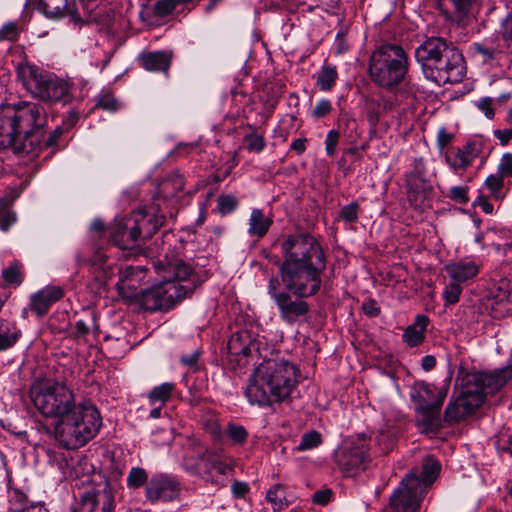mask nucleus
Masks as SVG:
<instances>
[{
  "label": "nucleus",
  "mask_w": 512,
  "mask_h": 512,
  "mask_svg": "<svg viewBox=\"0 0 512 512\" xmlns=\"http://www.w3.org/2000/svg\"><path fill=\"white\" fill-rule=\"evenodd\" d=\"M284 254L279 273L285 290H279V280L271 277L268 295L274 301L280 319L287 325L304 321L310 311L305 298L316 295L322 286L326 257L320 243L309 234L289 236L281 245Z\"/></svg>",
  "instance_id": "obj_1"
},
{
  "label": "nucleus",
  "mask_w": 512,
  "mask_h": 512,
  "mask_svg": "<svg viewBox=\"0 0 512 512\" xmlns=\"http://www.w3.org/2000/svg\"><path fill=\"white\" fill-rule=\"evenodd\" d=\"M31 400L46 418H55L54 438L65 449L87 444L102 426L100 412L89 402H76L74 393L59 382L44 381L30 389Z\"/></svg>",
  "instance_id": "obj_2"
},
{
  "label": "nucleus",
  "mask_w": 512,
  "mask_h": 512,
  "mask_svg": "<svg viewBox=\"0 0 512 512\" xmlns=\"http://www.w3.org/2000/svg\"><path fill=\"white\" fill-rule=\"evenodd\" d=\"M46 124L44 108L30 101L0 106V150L15 154H35L42 146Z\"/></svg>",
  "instance_id": "obj_3"
},
{
  "label": "nucleus",
  "mask_w": 512,
  "mask_h": 512,
  "mask_svg": "<svg viewBox=\"0 0 512 512\" xmlns=\"http://www.w3.org/2000/svg\"><path fill=\"white\" fill-rule=\"evenodd\" d=\"M296 385V368L291 362L267 359L255 368L245 396L252 405L271 406L288 399Z\"/></svg>",
  "instance_id": "obj_4"
},
{
  "label": "nucleus",
  "mask_w": 512,
  "mask_h": 512,
  "mask_svg": "<svg viewBox=\"0 0 512 512\" xmlns=\"http://www.w3.org/2000/svg\"><path fill=\"white\" fill-rule=\"evenodd\" d=\"M415 59L428 80L437 84L458 83L465 74L464 58L452 42L427 38L415 50Z\"/></svg>",
  "instance_id": "obj_5"
},
{
  "label": "nucleus",
  "mask_w": 512,
  "mask_h": 512,
  "mask_svg": "<svg viewBox=\"0 0 512 512\" xmlns=\"http://www.w3.org/2000/svg\"><path fill=\"white\" fill-rule=\"evenodd\" d=\"M409 59L402 46L382 44L369 58L368 73L377 86L392 90L401 84L408 72Z\"/></svg>",
  "instance_id": "obj_6"
},
{
  "label": "nucleus",
  "mask_w": 512,
  "mask_h": 512,
  "mask_svg": "<svg viewBox=\"0 0 512 512\" xmlns=\"http://www.w3.org/2000/svg\"><path fill=\"white\" fill-rule=\"evenodd\" d=\"M448 393V386L423 381L415 382L410 391V398L418 413L422 414L425 426L436 425L438 415Z\"/></svg>",
  "instance_id": "obj_7"
},
{
  "label": "nucleus",
  "mask_w": 512,
  "mask_h": 512,
  "mask_svg": "<svg viewBox=\"0 0 512 512\" xmlns=\"http://www.w3.org/2000/svg\"><path fill=\"white\" fill-rule=\"evenodd\" d=\"M18 77L27 91L43 101H59L68 91L63 81L31 65L20 66Z\"/></svg>",
  "instance_id": "obj_8"
},
{
  "label": "nucleus",
  "mask_w": 512,
  "mask_h": 512,
  "mask_svg": "<svg viewBox=\"0 0 512 512\" xmlns=\"http://www.w3.org/2000/svg\"><path fill=\"white\" fill-rule=\"evenodd\" d=\"M194 284H179L173 281L163 279L161 283L155 285L142 293L141 304L144 310L157 311L168 310L183 297L193 292Z\"/></svg>",
  "instance_id": "obj_9"
},
{
  "label": "nucleus",
  "mask_w": 512,
  "mask_h": 512,
  "mask_svg": "<svg viewBox=\"0 0 512 512\" xmlns=\"http://www.w3.org/2000/svg\"><path fill=\"white\" fill-rule=\"evenodd\" d=\"M424 494L417 474L409 473L390 496V506L394 512H417Z\"/></svg>",
  "instance_id": "obj_10"
},
{
  "label": "nucleus",
  "mask_w": 512,
  "mask_h": 512,
  "mask_svg": "<svg viewBox=\"0 0 512 512\" xmlns=\"http://www.w3.org/2000/svg\"><path fill=\"white\" fill-rule=\"evenodd\" d=\"M153 266L157 273L162 274V278L166 281H173L179 284H194L193 291L200 285V279L193 269L183 260L176 258L175 255H169L165 252L163 259L153 262Z\"/></svg>",
  "instance_id": "obj_11"
},
{
  "label": "nucleus",
  "mask_w": 512,
  "mask_h": 512,
  "mask_svg": "<svg viewBox=\"0 0 512 512\" xmlns=\"http://www.w3.org/2000/svg\"><path fill=\"white\" fill-rule=\"evenodd\" d=\"M180 493L179 481L168 474L153 475L145 486L146 500L152 504L175 501L179 498Z\"/></svg>",
  "instance_id": "obj_12"
},
{
  "label": "nucleus",
  "mask_w": 512,
  "mask_h": 512,
  "mask_svg": "<svg viewBox=\"0 0 512 512\" xmlns=\"http://www.w3.org/2000/svg\"><path fill=\"white\" fill-rule=\"evenodd\" d=\"M227 350L229 360L243 366L246 365L248 356L258 352L259 344L251 331L241 329L231 334L227 342Z\"/></svg>",
  "instance_id": "obj_13"
},
{
  "label": "nucleus",
  "mask_w": 512,
  "mask_h": 512,
  "mask_svg": "<svg viewBox=\"0 0 512 512\" xmlns=\"http://www.w3.org/2000/svg\"><path fill=\"white\" fill-rule=\"evenodd\" d=\"M406 188L409 201L420 205L432 191V186L425 176V165L421 158L412 163V170L406 174Z\"/></svg>",
  "instance_id": "obj_14"
},
{
  "label": "nucleus",
  "mask_w": 512,
  "mask_h": 512,
  "mask_svg": "<svg viewBox=\"0 0 512 512\" xmlns=\"http://www.w3.org/2000/svg\"><path fill=\"white\" fill-rule=\"evenodd\" d=\"M466 376L468 383L475 385L485 398L500 390L512 378V367L506 366L490 373H467Z\"/></svg>",
  "instance_id": "obj_15"
},
{
  "label": "nucleus",
  "mask_w": 512,
  "mask_h": 512,
  "mask_svg": "<svg viewBox=\"0 0 512 512\" xmlns=\"http://www.w3.org/2000/svg\"><path fill=\"white\" fill-rule=\"evenodd\" d=\"M114 496L110 489L93 490L83 493L73 512H114Z\"/></svg>",
  "instance_id": "obj_16"
},
{
  "label": "nucleus",
  "mask_w": 512,
  "mask_h": 512,
  "mask_svg": "<svg viewBox=\"0 0 512 512\" xmlns=\"http://www.w3.org/2000/svg\"><path fill=\"white\" fill-rule=\"evenodd\" d=\"M138 226L129 223H116L110 228L111 241L120 249H133L137 246L138 240L141 238V228L146 223L145 219L138 222Z\"/></svg>",
  "instance_id": "obj_17"
},
{
  "label": "nucleus",
  "mask_w": 512,
  "mask_h": 512,
  "mask_svg": "<svg viewBox=\"0 0 512 512\" xmlns=\"http://www.w3.org/2000/svg\"><path fill=\"white\" fill-rule=\"evenodd\" d=\"M366 451L360 447H345L336 454V460L346 476H354L364 465Z\"/></svg>",
  "instance_id": "obj_18"
},
{
  "label": "nucleus",
  "mask_w": 512,
  "mask_h": 512,
  "mask_svg": "<svg viewBox=\"0 0 512 512\" xmlns=\"http://www.w3.org/2000/svg\"><path fill=\"white\" fill-rule=\"evenodd\" d=\"M64 292L59 286H46L30 297V309L38 316L45 315L49 308L59 301Z\"/></svg>",
  "instance_id": "obj_19"
},
{
  "label": "nucleus",
  "mask_w": 512,
  "mask_h": 512,
  "mask_svg": "<svg viewBox=\"0 0 512 512\" xmlns=\"http://www.w3.org/2000/svg\"><path fill=\"white\" fill-rule=\"evenodd\" d=\"M456 399L467 415L474 413L485 400L482 392H479L475 385L468 383L466 375L461 380V392Z\"/></svg>",
  "instance_id": "obj_20"
},
{
  "label": "nucleus",
  "mask_w": 512,
  "mask_h": 512,
  "mask_svg": "<svg viewBox=\"0 0 512 512\" xmlns=\"http://www.w3.org/2000/svg\"><path fill=\"white\" fill-rule=\"evenodd\" d=\"M437 6L447 19L461 23L469 16L473 0H436Z\"/></svg>",
  "instance_id": "obj_21"
},
{
  "label": "nucleus",
  "mask_w": 512,
  "mask_h": 512,
  "mask_svg": "<svg viewBox=\"0 0 512 512\" xmlns=\"http://www.w3.org/2000/svg\"><path fill=\"white\" fill-rule=\"evenodd\" d=\"M447 275L453 281L463 284L479 273V265L474 261H458L445 265Z\"/></svg>",
  "instance_id": "obj_22"
},
{
  "label": "nucleus",
  "mask_w": 512,
  "mask_h": 512,
  "mask_svg": "<svg viewBox=\"0 0 512 512\" xmlns=\"http://www.w3.org/2000/svg\"><path fill=\"white\" fill-rule=\"evenodd\" d=\"M39 9L50 18H61L74 15L75 0H40Z\"/></svg>",
  "instance_id": "obj_23"
},
{
  "label": "nucleus",
  "mask_w": 512,
  "mask_h": 512,
  "mask_svg": "<svg viewBox=\"0 0 512 512\" xmlns=\"http://www.w3.org/2000/svg\"><path fill=\"white\" fill-rule=\"evenodd\" d=\"M199 468L209 476H213L214 472L226 475L232 470V465L223 460L218 454L207 450L199 457Z\"/></svg>",
  "instance_id": "obj_24"
},
{
  "label": "nucleus",
  "mask_w": 512,
  "mask_h": 512,
  "mask_svg": "<svg viewBox=\"0 0 512 512\" xmlns=\"http://www.w3.org/2000/svg\"><path fill=\"white\" fill-rule=\"evenodd\" d=\"M429 319L423 314L416 316L413 324L409 325L404 333L403 340L410 347H415L421 344L425 339V332L427 329Z\"/></svg>",
  "instance_id": "obj_25"
},
{
  "label": "nucleus",
  "mask_w": 512,
  "mask_h": 512,
  "mask_svg": "<svg viewBox=\"0 0 512 512\" xmlns=\"http://www.w3.org/2000/svg\"><path fill=\"white\" fill-rule=\"evenodd\" d=\"M139 61L146 70L166 72L170 66L171 55L165 51L143 53Z\"/></svg>",
  "instance_id": "obj_26"
},
{
  "label": "nucleus",
  "mask_w": 512,
  "mask_h": 512,
  "mask_svg": "<svg viewBox=\"0 0 512 512\" xmlns=\"http://www.w3.org/2000/svg\"><path fill=\"white\" fill-rule=\"evenodd\" d=\"M21 334V330L15 321L0 319V352L14 347Z\"/></svg>",
  "instance_id": "obj_27"
},
{
  "label": "nucleus",
  "mask_w": 512,
  "mask_h": 512,
  "mask_svg": "<svg viewBox=\"0 0 512 512\" xmlns=\"http://www.w3.org/2000/svg\"><path fill=\"white\" fill-rule=\"evenodd\" d=\"M272 223V219L265 216L261 209L255 208L250 214L248 233L250 236L262 238L267 234Z\"/></svg>",
  "instance_id": "obj_28"
},
{
  "label": "nucleus",
  "mask_w": 512,
  "mask_h": 512,
  "mask_svg": "<svg viewBox=\"0 0 512 512\" xmlns=\"http://www.w3.org/2000/svg\"><path fill=\"white\" fill-rule=\"evenodd\" d=\"M145 219L146 223L141 228V238H150L163 224V217L156 215H149L143 212H137L128 222H133V226H138L140 222Z\"/></svg>",
  "instance_id": "obj_29"
},
{
  "label": "nucleus",
  "mask_w": 512,
  "mask_h": 512,
  "mask_svg": "<svg viewBox=\"0 0 512 512\" xmlns=\"http://www.w3.org/2000/svg\"><path fill=\"white\" fill-rule=\"evenodd\" d=\"M441 470L440 462L433 456H427L423 460L421 475H417L421 482V489L426 493V489L438 477Z\"/></svg>",
  "instance_id": "obj_30"
},
{
  "label": "nucleus",
  "mask_w": 512,
  "mask_h": 512,
  "mask_svg": "<svg viewBox=\"0 0 512 512\" xmlns=\"http://www.w3.org/2000/svg\"><path fill=\"white\" fill-rule=\"evenodd\" d=\"M477 156V152H465L461 149H457L451 154L445 156V160L449 167L454 171L459 169H466L472 164Z\"/></svg>",
  "instance_id": "obj_31"
},
{
  "label": "nucleus",
  "mask_w": 512,
  "mask_h": 512,
  "mask_svg": "<svg viewBox=\"0 0 512 512\" xmlns=\"http://www.w3.org/2000/svg\"><path fill=\"white\" fill-rule=\"evenodd\" d=\"M338 131L339 134L342 133L351 144H356L361 135L357 121L348 115H344L340 118Z\"/></svg>",
  "instance_id": "obj_32"
},
{
  "label": "nucleus",
  "mask_w": 512,
  "mask_h": 512,
  "mask_svg": "<svg viewBox=\"0 0 512 512\" xmlns=\"http://www.w3.org/2000/svg\"><path fill=\"white\" fill-rule=\"evenodd\" d=\"M175 388H176V385L173 382H164L158 386H155L148 393L147 397H148L149 403L151 405H154L159 402V403H161V405H163L168 400H170Z\"/></svg>",
  "instance_id": "obj_33"
},
{
  "label": "nucleus",
  "mask_w": 512,
  "mask_h": 512,
  "mask_svg": "<svg viewBox=\"0 0 512 512\" xmlns=\"http://www.w3.org/2000/svg\"><path fill=\"white\" fill-rule=\"evenodd\" d=\"M224 434L232 445H243L249 436V433L244 426L234 422H229L227 424Z\"/></svg>",
  "instance_id": "obj_34"
},
{
  "label": "nucleus",
  "mask_w": 512,
  "mask_h": 512,
  "mask_svg": "<svg viewBox=\"0 0 512 512\" xmlns=\"http://www.w3.org/2000/svg\"><path fill=\"white\" fill-rule=\"evenodd\" d=\"M472 55L480 62L487 64L496 59L498 54L494 47L488 46L484 43L475 42L471 45Z\"/></svg>",
  "instance_id": "obj_35"
},
{
  "label": "nucleus",
  "mask_w": 512,
  "mask_h": 512,
  "mask_svg": "<svg viewBox=\"0 0 512 512\" xmlns=\"http://www.w3.org/2000/svg\"><path fill=\"white\" fill-rule=\"evenodd\" d=\"M484 187L490 192V196L496 200H502L505 197L503 192L504 177L499 174L489 175L485 182Z\"/></svg>",
  "instance_id": "obj_36"
},
{
  "label": "nucleus",
  "mask_w": 512,
  "mask_h": 512,
  "mask_svg": "<svg viewBox=\"0 0 512 512\" xmlns=\"http://www.w3.org/2000/svg\"><path fill=\"white\" fill-rule=\"evenodd\" d=\"M148 479V473L142 467H132L127 475L126 484L129 489H139L142 486H146Z\"/></svg>",
  "instance_id": "obj_37"
},
{
  "label": "nucleus",
  "mask_w": 512,
  "mask_h": 512,
  "mask_svg": "<svg viewBox=\"0 0 512 512\" xmlns=\"http://www.w3.org/2000/svg\"><path fill=\"white\" fill-rule=\"evenodd\" d=\"M337 76L336 67L324 66L317 77V84L321 90L328 91L335 84Z\"/></svg>",
  "instance_id": "obj_38"
},
{
  "label": "nucleus",
  "mask_w": 512,
  "mask_h": 512,
  "mask_svg": "<svg viewBox=\"0 0 512 512\" xmlns=\"http://www.w3.org/2000/svg\"><path fill=\"white\" fill-rule=\"evenodd\" d=\"M266 499L275 511H280L287 506L284 489L280 484L274 485L267 491Z\"/></svg>",
  "instance_id": "obj_39"
},
{
  "label": "nucleus",
  "mask_w": 512,
  "mask_h": 512,
  "mask_svg": "<svg viewBox=\"0 0 512 512\" xmlns=\"http://www.w3.org/2000/svg\"><path fill=\"white\" fill-rule=\"evenodd\" d=\"M462 291H463L462 285L457 283L456 281H453L450 279L449 283L446 284V286L444 287V290L442 292L444 305L450 306V305L456 304L460 299V295L462 294Z\"/></svg>",
  "instance_id": "obj_40"
},
{
  "label": "nucleus",
  "mask_w": 512,
  "mask_h": 512,
  "mask_svg": "<svg viewBox=\"0 0 512 512\" xmlns=\"http://www.w3.org/2000/svg\"><path fill=\"white\" fill-rule=\"evenodd\" d=\"M2 278L6 284L20 285L23 281L20 263L14 262L8 268L3 269Z\"/></svg>",
  "instance_id": "obj_41"
},
{
  "label": "nucleus",
  "mask_w": 512,
  "mask_h": 512,
  "mask_svg": "<svg viewBox=\"0 0 512 512\" xmlns=\"http://www.w3.org/2000/svg\"><path fill=\"white\" fill-rule=\"evenodd\" d=\"M322 442L321 434L317 431H310L302 436L300 443L295 447L296 451H308L319 446Z\"/></svg>",
  "instance_id": "obj_42"
},
{
  "label": "nucleus",
  "mask_w": 512,
  "mask_h": 512,
  "mask_svg": "<svg viewBox=\"0 0 512 512\" xmlns=\"http://www.w3.org/2000/svg\"><path fill=\"white\" fill-rule=\"evenodd\" d=\"M171 189L173 192L172 195H175L178 192L183 191L184 189V179L183 176L178 172H173L167 176L163 183V190L168 192Z\"/></svg>",
  "instance_id": "obj_43"
},
{
  "label": "nucleus",
  "mask_w": 512,
  "mask_h": 512,
  "mask_svg": "<svg viewBox=\"0 0 512 512\" xmlns=\"http://www.w3.org/2000/svg\"><path fill=\"white\" fill-rule=\"evenodd\" d=\"M466 416L467 414L464 409L458 405L457 399L449 403L444 413V417L447 422H457Z\"/></svg>",
  "instance_id": "obj_44"
},
{
  "label": "nucleus",
  "mask_w": 512,
  "mask_h": 512,
  "mask_svg": "<svg viewBox=\"0 0 512 512\" xmlns=\"http://www.w3.org/2000/svg\"><path fill=\"white\" fill-rule=\"evenodd\" d=\"M489 305L491 310L494 312L493 317H501L506 311L510 310V303L506 293L499 296V301L497 298L490 300Z\"/></svg>",
  "instance_id": "obj_45"
},
{
  "label": "nucleus",
  "mask_w": 512,
  "mask_h": 512,
  "mask_svg": "<svg viewBox=\"0 0 512 512\" xmlns=\"http://www.w3.org/2000/svg\"><path fill=\"white\" fill-rule=\"evenodd\" d=\"M359 204L357 202H351L344 206L340 210V218L346 222L354 223L358 220Z\"/></svg>",
  "instance_id": "obj_46"
},
{
  "label": "nucleus",
  "mask_w": 512,
  "mask_h": 512,
  "mask_svg": "<svg viewBox=\"0 0 512 512\" xmlns=\"http://www.w3.org/2000/svg\"><path fill=\"white\" fill-rule=\"evenodd\" d=\"M237 199L231 195H221L218 197L217 206L222 214H228L237 207Z\"/></svg>",
  "instance_id": "obj_47"
},
{
  "label": "nucleus",
  "mask_w": 512,
  "mask_h": 512,
  "mask_svg": "<svg viewBox=\"0 0 512 512\" xmlns=\"http://www.w3.org/2000/svg\"><path fill=\"white\" fill-rule=\"evenodd\" d=\"M500 34L505 42L512 44V10L501 21Z\"/></svg>",
  "instance_id": "obj_48"
},
{
  "label": "nucleus",
  "mask_w": 512,
  "mask_h": 512,
  "mask_svg": "<svg viewBox=\"0 0 512 512\" xmlns=\"http://www.w3.org/2000/svg\"><path fill=\"white\" fill-rule=\"evenodd\" d=\"M19 35L18 26L9 22L0 29V41H15Z\"/></svg>",
  "instance_id": "obj_49"
},
{
  "label": "nucleus",
  "mask_w": 512,
  "mask_h": 512,
  "mask_svg": "<svg viewBox=\"0 0 512 512\" xmlns=\"http://www.w3.org/2000/svg\"><path fill=\"white\" fill-rule=\"evenodd\" d=\"M448 197L460 204L468 202V187L467 186H453L450 188Z\"/></svg>",
  "instance_id": "obj_50"
},
{
  "label": "nucleus",
  "mask_w": 512,
  "mask_h": 512,
  "mask_svg": "<svg viewBox=\"0 0 512 512\" xmlns=\"http://www.w3.org/2000/svg\"><path fill=\"white\" fill-rule=\"evenodd\" d=\"M246 144L250 151L260 152L265 147V140L262 135L252 133L246 136Z\"/></svg>",
  "instance_id": "obj_51"
},
{
  "label": "nucleus",
  "mask_w": 512,
  "mask_h": 512,
  "mask_svg": "<svg viewBox=\"0 0 512 512\" xmlns=\"http://www.w3.org/2000/svg\"><path fill=\"white\" fill-rule=\"evenodd\" d=\"M498 174L502 177L512 178V154L505 153L502 155L498 164Z\"/></svg>",
  "instance_id": "obj_52"
},
{
  "label": "nucleus",
  "mask_w": 512,
  "mask_h": 512,
  "mask_svg": "<svg viewBox=\"0 0 512 512\" xmlns=\"http://www.w3.org/2000/svg\"><path fill=\"white\" fill-rule=\"evenodd\" d=\"M332 110V104L329 100L327 99H321L319 100L315 107L313 108L312 112H311V115L314 117V118H322L324 116H326L327 114H329Z\"/></svg>",
  "instance_id": "obj_53"
},
{
  "label": "nucleus",
  "mask_w": 512,
  "mask_h": 512,
  "mask_svg": "<svg viewBox=\"0 0 512 512\" xmlns=\"http://www.w3.org/2000/svg\"><path fill=\"white\" fill-rule=\"evenodd\" d=\"M339 140V131L332 129L327 133L325 139V151L327 155L333 156L336 151V146Z\"/></svg>",
  "instance_id": "obj_54"
},
{
  "label": "nucleus",
  "mask_w": 512,
  "mask_h": 512,
  "mask_svg": "<svg viewBox=\"0 0 512 512\" xmlns=\"http://www.w3.org/2000/svg\"><path fill=\"white\" fill-rule=\"evenodd\" d=\"M454 139V134L448 132L444 127L440 128L437 133V146L443 150Z\"/></svg>",
  "instance_id": "obj_55"
},
{
  "label": "nucleus",
  "mask_w": 512,
  "mask_h": 512,
  "mask_svg": "<svg viewBox=\"0 0 512 512\" xmlns=\"http://www.w3.org/2000/svg\"><path fill=\"white\" fill-rule=\"evenodd\" d=\"M364 313L369 317H376L380 314L378 303L371 298L366 299L362 304Z\"/></svg>",
  "instance_id": "obj_56"
},
{
  "label": "nucleus",
  "mask_w": 512,
  "mask_h": 512,
  "mask_svg": "<svg viewBox=\"0 0 512 512\" xmlns=\"http://www.w3.org/2000/svg\"><path fill=\"white\" fill-rule=\"evenodd\" d=\"M97 105L101 107L102 109L108 110V111H116L118 109V101L111 95H104L102 96L98 102Z\"/></svg>",
  "instance_id": "obj_57"
},
{
  "label": "nucleus",
  "mask_w": 512,
  "mask_h": 512,
  "mask_svg": "<svg viewBox=\"0 0 512 512\" xmlns=\"http://www.w3.org/2000/svg\"><path fill=\"white\" fill-rule=\"evenodd\" d=\"M492 105H493V99L490 97H485L479 101V103L477 104V107L479 110H481L485 114V116L488 119L491 120L494 118V109H493Z\"/></svg>",
  "instance_id": "obj_58"
},
{
  "label": "nucleus",
  "mask_w": 512,
  "mask_h": 512,
  "mask_svg": "<svg viewBox=\"0 0 512 512\" xmlns=\"http://www.w3.org/2000/svg\"><path fill=\"white\" fill-rule=\"evenodd\" d=\"M332 494L331 489L320 490L314 493L312 500L315 504L324 506L331 501Z\"/></svg>",
  "instance_id": "obj_59"
},
{
  "label": "nucleus",
  "mask_w": 512,
  "mask_h": 512,
  "mask_svg": "<svg viewBox=\"0 0 512 512\" xmlns=\"http://www.w3.org/2000/svg\"><path fill=\"white\" fill-rule=\"evenodd\" d=\"M377 442L382 447L383 452L388 453L394 444V437L390 434L381 432L377 437Z\"/></svg>",
  "instance_id": "obj_60"
},
{
  "label": "nucleus",
  "mask_w": 512,
  "mask_h": 512,
  "mask_svg": "<svg viewBox=\"0 0 512 512\" xmlns=\"http://www.w3.org/2000/svg\"><path fill=\"white\" fill-rule=\"evenodd\" d=\"M16 221V215L14 212L6 211L0 219V228L2 231H7L13 223Z\"/></svg>",
  "instance_id": "obj_61"
},
{
  "label": "nucleus",
  "mask_w": 512,
  "mask_h": 512,
  "mask_svg": "<svg viewBox=\"0 0 512 512\" xmlns=\"http://www.w3.org/2000/svg\"><path fill=\"white\" fill-rule=\"evenodd\" d=\"M494 136L502 146H505L512 140V129H498L494 131Z\"/></svg>",
  "instance_id": "obj_62"
},
{
  "label": "nucleus",
  "mask_w": 512,
  "mask_h": 512,
  "mask_svg": "<svg viewBox=\"0 0 512 512\" xmlns=\"http://www.w3.org/2000/svg\"><path fill=\"white\" fill-rule=\"evenodd\" d=\"M200 357V352L198 350H194L191 353L184 354L180 357V362L186 366H194L197 364Z\"/></svg>",
  "instance_id": "obj_63"
},
{
  "label": "nucleus",
  "mask_w": 512,
  "mask_h": 512,
  "mask_svg": "<svg viewBox=\"0 0 512 512\" xmlns=\"http://www.w3.org/2000/svg\"><path fill=\"white\" fill-rule=\"evenodd\" d=\"M249 488L248 485L244 482H234L231 487V491L235 497H243Z\"/></svg>",
  "instance_id": "obj_64"
}]
</instances>
